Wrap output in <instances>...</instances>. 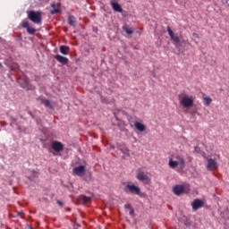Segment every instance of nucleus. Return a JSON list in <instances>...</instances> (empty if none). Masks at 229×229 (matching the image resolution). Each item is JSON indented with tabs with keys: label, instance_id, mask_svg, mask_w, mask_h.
<instances>
[{
	"label": "nucleus",
	"instance_id": "nucleus-1",
	"mask_svg": "<svg viewBox=\"0 0 229 229\" xmlns=\"http://www.w3.org/2000/svg\"><path fill=\"white\" fill-rule=\"evenodd\" d=\"M168 165L170 169H178L177 171H183L185 169V157L182 155L176 154L169 158Z\"/></svg>",
	"mask_w": 229,
	"mask_h": 229
},
{
	"label": "nucleus",
	"instance_id": "nucleus-2",
	"mask_svg": "<svg viewBox=\"0 0 229 229\" xmlns=\"http://www.w3.org/2000/svg\"><path fill=\"white\" fill-rule=\"evenodd\" d=\"M179 103L183 106V108H191L194 105V99L192 97L184 95L180 98Z\"/></svg>",
	"mask_w": 229,
	"mask_h": 229
},
{
	"label": "nucleus",
	"instance_id": "nucleus-3",
	"mask_svg": "<svg viewBox=\"0 0 229 229\" xmlns=\"http://www.w3.org/2000/svg\"><path fill=\"white\" fill-rule=\"evenodd\" d=\"M124 191L129 194H135L136 196H142L140 188L135 184H127L124 188Z\"/></svg>",
	"mask_w": 229,
	"mask_h": 229
},
{
	"label": "nucleus",
	"instance_id": "nucleus-4",
	"mask_svg": "<svg viewBox=\"0 0 229 229\" xmlns=\"http://www.w3.org/2000/svg\"><path fill=\"white\" fill-rule=\"evenodd\" d=\"M28 17L30 21H31L32 22H35V24H41L42 22V14L38 12L30 11L28 13Z\"/></svg>",
	"mask_w": 229,
	"mask_h": 229
},
{
	"label": "nucleus",
	"instance_id": "nucleus-5",
	"mask_svg": "<svg viewBox=\"0 0 229 229\" xmlns=\"http://www.w3.org/2000/svg\"><path fill=\"white\" fill-rule=\"evenodd\" d=\"M136 178L137 180H139V182H142V183H145V185H149V183L151 182V179L140 169L138 170Z\"/></svg>",
	"mask_w": 229,
	"mask_h": 229
},
{
	"label": "nucleus",
	"instance_id": "nucleus-6",
	"mask_svg": "<svg viewBox=\"0 0 229 229\" xmlns=\"http://www.w3.org/2000/svg\"><path fill=\"white\" fill-rule=\"evenodd\" d=\"M167 31L171 39L173 40V42H174V44L175 47H178L180 44V37L178 36V34H174V32H173V30H171V27H167Z\"/></svg>",
	"mask_w": 229,
	"mask_h": 229
},
{
	"label": "nucleus",
	"instance_id": "nucleus-7",
	"mask_svg": "<svg viewBox=\"0 0 229 229\" xmlns=\"http://www.w3.org/2000/svg\"><path fill=\"white\" fill-rule=\"evenodd\" d=\"M86 172L85 165H81L72 169V174L76 176H84Z\"/></svg>",
	"mask_w": 229,
	"mask_h": 229
},
{
	"label": "nucleus",
	"instance_id": "nucleus-8",
	"mask_svg": "<svg viewBox=\"0 0 229 229\" xmlns=\"http://www.w3.org/2000/svg\"><path fill=\"white\" fill-rule=\"evenodd\" d=\"M204 205L203 200L196 199L191 202V208L192 210H199V208H203Z\"/></svg>",
	"mask_w": 229,
	"mask_h": 229
},
{
	"label": "nucleus",
	"instance_id": "nucleus-9",
	"mask_svg": "<svg viewBox=\"0 0 229 229\" xmlns=\"http://www.w3.org/2000/svg\"><path fill=\"white\" fill-rule=\"evenodd\" d=\"M51 146L52 149H54L55 153H61V151L64 149V144L57 140L52 141Z\"/></svg>",
	"mask_w": 229,
	"mask_h": 229
},
{
	"label": "nucleus",
	"instance_id": "nucleus-10",
	"mask_svg": "<svg viewBox=\"0 0 229 229\" xmlns=\"http://www.w3.org/2000/svg\"><path fill=\"white\" fill-rule=\"evenodd\" d=\"M173 192L174 194H175V196H182V194L185 192V188L183 187V185L177 184L173 187Z\"/></svg>",
	"mask_w": 229,
	"mask_h": 229
},
{
	"label": "nucleus",
	"instance_id": "nucleus-11",
	"mask_svg": "<svg viewBox=\"0 0 229 229\" xmlns=\"http://www.w3.org/2000/svg\"><path fill=\"white\" fill-rule=\"evenodd\" d=\"M207 169L208 171H213V169H217V161L212 158L208 159Z\"/></svg>",
	"mask_w": 229,
	"mask_h": 229
},
{
	"label": "nucleus",
	"instance_id": "nucleus-12",
	"mask_svg": "<svg viewBox=\"0 0 229 229\" xmlns=\"http://www.w3.org/2000/svg\"><path fill=\"white\" fill-rule=\"evenodd\" d=\"M77 199L80 205H87V203H90V201H92V198L85 195L79 196Z\"/></svg>",
	"mask_w": 229,
	"mask_h": 229
},
{
	"label": "nucleus",
	"instance_id": "nucleus-13",
	"mask_svg": "<svg viewBox=\"0 0 229 229\" xmlns=\"http://www.w3.org/2000/svg\"><path fill=\"white\" fill-rule=\"evenodd\" d=\"M55 59L59 62V64H62V65H67L69 64V58L62 56L60 55H55Z\"/></svg>",
	"mask_w": 229,
	"mask_h": 229
},
{
	"label": "nucleus",
	"instance_id": "nucleus-14",
	"mask_svg": "<svg viewBox=\"0 0 229 229\" xmlns=\"http://www.w3.org/2000/svg\"><path fill=\"white\" fill-rule=\"evenodd\" d=\"M110 4L114 12H118L119 13H122L123 7H121V4H119V3H115L112 1L110 2Z\"/></svg>",
	"mask_w": 229,
	"mask_h": 229
},
{
	"label": "nucleus",
	"instance_id": "nucleus-15",
	"mask_svg": "<svg viewBox=\"0 0 229 229\" xmlns=\"http://www.w3.org/2000/svg\"><path fill=\"white\" fill-rule=\"evenodd\" d=\"M134 126H135L136 130H138V131H146V126L140 122H135Z\"/></svg>",
	"mask_w": 229,
	"mask_h": 229
},
{
	"label": "nucleus",
	"instance_id": "nucleus-16",
	"mask_svg": "<svg viewBox=\"0 0 229 229\" xmlns=\"http://www.w3.org/2000/svg\"><path fill=\"white\" fill-rule=\"evenodd\" d=\"M51 7L53 8V10L50 11L51 15L60 13V8L56 7V4H51Z\"/></svg>",
	"mask_w": 229,
	"mask_h": 229
},
{
	"label": "nucleus",
	"instance_id": "nucleus-17",
	"mask_svg": "<svg viewBox=\"0 0 229 229\" xmlns=\"http://www.w3.org/2000/svg\"><path fill=\"white\" fill-rule=\"evenodd\" d=\"M59 50L62 55H69L70 48L68 46H61Z\"/></svg>",
	"mask_w": 229,
	"mask_h": 229
},
{
	"label": "nucleus",
	"instance_id": "nucleus-18",
	"mask_svg": "<svg viewBox=\"0 0 229 229\" xmlns=\"http://www.w3.org/2000/svg\"><path fill=\"white\" fill-rule=\"evenodd\" d=\"M41 104L47 106V108H53L51 102L46 98H40Z\"/></svg>",
	"mask_w": 229,
	"mask_h": 229
},
{
	"label": "nucleus",
	"instance_id": "nucleus-19",
	"mask_svg": "<svg viewBox=\"0 0 229 229\" xmlns=\"http://www.w3.org/2000/svg\"><path fill=\"white\" fill-rule=\"evenodd\" d=\"M203 100H204V105L206 106H210V105L212 104V98L210 97L203 96Z\"/></svg>",
	"mask_w": 229,
	"mask_h": 229
},
{
	"label": "nucleus",
	"instance_id": "nucleus-20",
	"mask_svg": "<svg viewBox=\"0 0 229 229\" xmlns=\"http://www.w3.org/2000/svg\"><path fill=\"white\" fill-rule=\"evenodd\" d=\"M76 22V18L72 15L69 16L68 18V24L70 26H74V23Z\"/></svg>",
	"mask_w": 229,
	"mask_h": 229
},
{
	"label": "nucleus",
	"instance_id": "nucleus-21",
	"mask_svg": "<svg viewBox=\"0 0 229 229\" xmlns=\"http://www.w3.org/2000/svg\"><path fill=\"white\" fill-rule=\"evenodd\" d=\"M27 33H29V35H35V33H37V29L33 27H29L27 29Z\"/></svg>",
	"mask_w": 229,
	"mask_h": 229
},
{
	"label": "nucleus",
	"instance_id": "nucleus-22",
	"mask_svg": "<svg viewBox=\"0 0 229 229\" xmlns=\"http://www.w3.org/2000/svg\"><path fill=\"white\" fill-rule=\"evenodd\" d=\"M9 67L11 71H19V64L17 63H13Z\"/></svg>",
	"mask_w": 229,
	"mask_h": 229
},
{
	"label": "nucleus",
	"instance_id": "nucleus-23",
	"mask_svg": "<svg viewBox=\"0 0 229 229\" xmlns=\"http://www.w3.org/2000/svg\"><path fill=\"white\" fill-rule=\"evenodd\" d=\"M120 150L122 153H123V155H128V153H130V149L126 146L121 147Z\"/></svg>",
	"mask_w": 229,
	"mask_h": 229
},
{
	"label": "nucleus",
	"instance_id": "nucleus-24",
	"mask_svg": "<svg viewBox=\"0 0 229 229\" xmlns=\"http://www.w3.org/2000/svg\"><path fill=\"white\" fill-rule=\"evenodd\" d=\"M123 31H125V33H127V35H133V30H131V29H128V26H123Z\"/></svg>",
	"mask_w": 229,
	"mask_h": 229
},
{
	"label": "nucleus",
	"instance_id": "nucleus-25",
	"mask_svg": "<svg viewBox=\"0 0 229 229\" xmlns=\"http://www.w3.org/2000/svg\"><path fill=\"white\" fill-rule=\"evenodd\" d=\"M29 27H30V22L29 21H22L21 28H25L26 30H28Z\"/></svg>",
	"mask_w": 229,
	"mask_h": 229
},
{
	"label": "nucleus",
	"instance_id": "nucleus-26",
	"mask_svg": "<svg viewBox=\"0 0 229 229\" xmlns=\"http://www.w3.org/2000/svg\"><path fill=\"white\" fill-rule=\"evenodd\" d=\"M196 114H197V115H201V114L198 113V109H193L191 111V115H196Z\"/></svg>",
	"mask_w": 229,
	"mask_h": 229
},
{
	"label": "nucleus",
	"instance_id": "nucleus-27",
	"mask_svg": "<svg viewBox=\"0 0 229 229\" xmlns=\"http://www.w3.org/2000/svg\"><path fill=\"white\" fill-rule=\"evenodd\" d=\"M129 214L130 216H133V214H135V210L133 209V208H131V209H129Z\"/></svg>",
	"mask_w": 229,
	"mask_h": 229
},
{
	"label": "nucleus",
	"instance_id": "nucleus-28",
	"mask_svg": "<svg viewBox=\"0 0 229 229\" xmlns=\"http://www.w3.org/2000/svg\"><path fill=\"white\" fill-rule=\"evenodd\" d=\"M124 208H126L127 210H130V209H131L132 208H131V205H130V204H125V205H124Z\"/></svg>",
	"mask_w": 229,
	"mask_h": 229
},
{
	"label": "nucleus",
	"instance_id": "nucleus-29",
	"mask_svg": "<svg viewBox=\"0 0 229 229\" xmlns=\"http://www.w3.org/2000/svg\"><path fill=\"white\" fill-rule=\"evenodd\" d=\"M192 37H193L194 40H196V38H199V35H198V33H193Z\"/></svg>",
	"mask_w": 229,
	"mask_h": 229
},
{
	"label": "nucleus",
	"instance_id": "nucleus-30",
	"mask_svg": "<svg viewBox=\"0 0 229 229\" xmlns=\"http://www.w3.org/2000/svg\"><path fill=\"white\" fill-rule=\"evenodd\" d=\"M56 203L59 207H64V202H62V200H57Z\"/></svg>",
	"mask_w": 229,
	"mask_h": 229
},
{
	"label": "nucleus",
	"instance_id": "nucleus-31",
	"mask_svg": "<svg viewBox=\"0 0 229 229\" xmlns=\"http://www.w3.org/2000/svg\"><path fill=\"white\" fill-rule=\"evenodd\" d=\"M85 180L86 182H90V180H92V174H89V177L86 178Z\"/></svg>",
	"mask_w": 229,
	"mask_h": 229
},
{
	"label": "nucleus",
	"instance_id": "nucleus-32",
	"mask_svg": "<svg viewBox=\"0 0 229 229\" xmlns=\"http://www.w3.org/2000/svg\"><path fill=\"white\" fill-rule=\"evenodd\" d=\"M22 214H23V213L19 212V213H18V216H20V217H23V216H22Z\"/></svg>",
	"mask_w": 229,
	"mask_h": 229
},
{
	"label": "nucleus",
	"instance_id": "nucleus-33",
	"mask_svg": "<svg viewBox=\"0 0 229 229\" xmlns=\"http://www.w3.org/2000/svg\"><path fill=\"white\" fill-rule=\"evenodd\" d=\"M25 83L28 84V79H25Z\"/></svg>",
	"mask_w": 229,
	"mask_h": 229
},
{
	"label": "nucleus",
	"instance_id": "nucleus-34",
	"mask_svg": "<svg viewBox=\"0 0 229 229\" xmlns=\"http://www.w3.org/2000/svg\"><path fill=\"white\" fill-rule=\"evenodd\" d=\"M30 229H33V227H30Z\"/></svg>",
	"mask_w": 229,
	"mask_h": 229
}]
</instances>
